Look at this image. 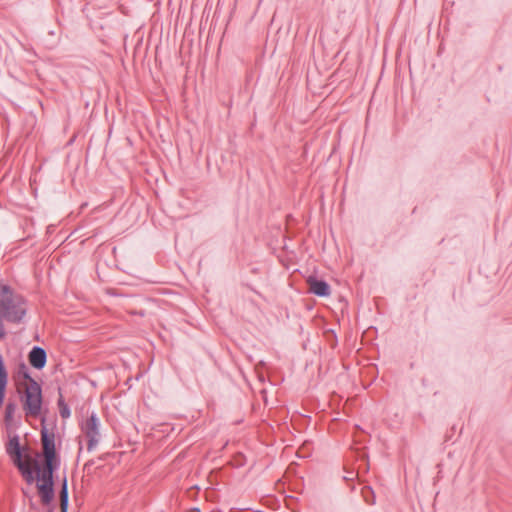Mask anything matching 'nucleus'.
Masks as SVG:
<instances>
[{
	"label": "nucleus",
	"mask_w": 512,
	"mask_h": 512,
	"mask_svg": "<svg viewBox=\"0 0 512 512\" xmlns=\"http://www.w3.org/2000/svg\"><path fill=\"white\" fill-rule=\"evenodd\" d=\"M17 409V405L15 402H8L5 407V415L4 420L7 424H10L13 421L15 411Z\"/></svg>",
	"instance_id": "9d476101"
},
{
	"label": "nucleus",
	"mask_w": 512,
	"mask_h": 512,
	"mask_svg": "<svg viewBox=\"0 0 512 512\" xmlns=\"http://www.w3.org/2000/svg\"><path fill=\"white\" fill-rule=\"evenodd\" d=\"M309 291L317 296L325 297L330 295V287L329 285L323 281L318 280L317 278L313 276H309L306 280Z\"/></svg>",
	"instance_id": "423d86ee"
},
{
	"label": "nucleus",
	"mask_w": 512,
	"mask_h": 512,
	"mask_svg": "<svg viewBox=\"0 0 512 512\" xmlns=\"http://www.w3.org/2000/svg\"><path fill=\"white\" fill-rule=\"evenodd\" d=\"M8 384V372L4 365V360L2 355L0 354V408L4 404L6 389Z\"/></svg>",
	"instance_id": "6e6552de"
},
{
	"label": "nucleus",
	"mask_w": 512,
	"mask_h": 512,
	"mask_svg": "<svg viewBox=\"0 0 512 512\" xmlns=\"http://www.w3.org/2000/svg\"><path fill=\"white\" fill-rule=\"evenodd\" d=\"M362 495L367 504H374L375 497H374V493L370 487L365 486L364 488H362Z\"/></svg>",
	"instance_id": "9b49d317"
},
{
	"label": "nucleus",
	"mask_w": 512,
	"mask_h": 512,
	"mask_svg": "<svg viewBox=\"0 0 512 512\" xmlns=\"http://www.w3.org/2000/svg\"><path fill=\"white\" fill-rule=\"evenodd\" d=\"M47 512H54V509L51 508ZM60 512H68V484L66 477L62 481L60 490Z\"/></svg>",
	"instance_id": "1a4fd4ad"
},
{
	"label": "nucleus",
	"mask_w": 512,
	"mask_h": 512,
	"mask_svg": "<svg viewBox=\"0 0 512 512\" xmlns=\"http://www.w3.org/2000/svg\"><path fill=\"white\" fill-rule=\"evenodd\" d=\"M28 310L27 300L9 285L0 282V316L11 323H21Z\"/></svg>",
	"instance_id": "7ed1b4c3"
},
{
	"label": "nucleus",
	"mask_w": 512,
	"mask_h": 512,
	"mask_svg": "<svg viewBox=\"0 0 512 512\" xmlns=\"http://www.w3.org/2000/svg\"><path fill=\"white\" fill-rule=\"evenodd\" d=\"M24 378L25 381L20 382L17 386L22 409L26 419H39L43 416L42 388L28 373L24 374Z\"/></svg>",
	"instance_id": "f03ea898"
},
{
	"label": "nucleus",
	"mask_w": 512,
	"mask_h": 512,
	"mask_svg": "<svg viewBox=\"0 0 512 512\" xmlns=\"http://www.w3.org/2000/svg\"><path fill=\"white\" fill-rule=\"evenodd\" d=\"M42 452L32 455L36 462L32 465L34 484L42 505L48 506L54 499L53 474L60 465V457L56 451L55 435L45 428L41 431Z\"/></svg>",
	"instance_id": "f257e3e1"
},
{
	"label": "nucleus",
	"mask_w": 512,
	"mask_h": 512,
	"mask_svg": "<svg viewBox=\"0 0 512 512\" xmlns=\"http://www.w3.org/2000/svg\"><path fill=\"white\" fill-rule=\"evenodd\" d=\"M46 359V352L41 347H33L28 355L29 363L36 369H42L46 364Z\"/></svg>",
	"instance_id": "0eeeda50"
},
{
	"label": "nucleus",
	"mask_w": 512,
	"mask_h": 512,
	"mask_svg": "<svg viewBox=\"0 0 512 512\" xmlns=\"http://www.w3.org/2000/svg\"><path fill=\"white\" fill-rule=\"evenodd\" d=\"M2 319L3 318L0 316V340L6 336V330H5L4 324L2 322Z\"/></svg>",
	"instance_id": "ddd939ff"
},
{
	"label": "nucleus",
	"mask_w": 512,
	"mask_h": 512,
	"mask_svg": "<svg viewBox=\"0 0 512 512\" xmlns=\"http://www.w3.org/2000/svg\"><path fill=\"white\" fill-rule=\"evenodd\" d=\"M81 432L87 440V450L93 451L100 442V420L95 413H92L80 424Z\"/></svg>",
	"instance_id": "39448f33"
},
{
	"label": "nucleus",
	"mask_w": 512,
	"mask_h": 512,
	"mask_svg": "<svg viewBox=\"0 0 512 512\" xmlns=\"http://www.w3.org/2000/svg\"><path fill=\"white\" fill-rule=\"evenodd\" d=\"M7 453L12 458L14 465L19 470L22 478L28 485L34 484V478L32 471V465H35L36 462L32 460L31 454H22L20 444L17 437L10 439L7 445Z\"/></svg>",
	"instance_id": "20e7f679"
},
{
	"label": "nucleus",
	"mask_w": 512,
	"mask_h": 512,
	"mask_svg": "<svg viewBox=\"0 0 512 512\" xmlns=\"http://www.w3.org/2000/svg\"><path fill=\"white\" fill-rule=\"evenodd\" d=\"M59 408H60V415L62 418H68L70 416V411L66 404L64 403L63 399H59Z\"/></svg>",
	"instance_id": "f8f14e48"
}]
</instances>
